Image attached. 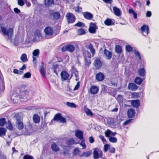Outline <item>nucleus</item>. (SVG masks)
I'll return each instance as SVG.
<instances>
[{
    "label": "nucleus",
    "mask_w": 159,
    "mask_h": 159,
    "mask_svg": "<svg viewBox=\"0 0 159 159\" xmlns=\"http://www.w3.org/2000/svg\"><path fill=\"white\" fill-rule=\"evenodd\" d=\"M83 132L80 130H77L75 133V136L79 139L83 140L84 139Z\"/></svg>",
    "instance_id": "nucleus-13"
},
{
    "label": "nucleus",
    "mask_w": 159,
    "mask_h": 159,
    "mask_svg": "<svg viewBox=\"0 0 159 159\" xmlns=\"http://www.w3.org/2000/svg\"><path fill=\"white\" fill-rule=\"evenodd\" d=\"M23 159H34V158L31 155H25L24 156Z\"/></svg>",
    "instance_id": "nucleus-58"
},
{
    "label": "nucleus",
    "mask_w": 159,
    "mask_h": 159,
    "mask_svg": "<svg viewBox=\"0 0 159 159\" xmlns=\"http://www.w3.org/2000/svg\"><path fill=\"white\" fill-rule=\"evenodd\" d=\"M44 3L46 6L49 7L52 4H54V1L53 0H44Z\"/></svg>",
    "instance_id": "nucleus-31"
},
{
    "label": "nucleus",
    "mask_w": 159,
    "mask_h": 159,
    "mask_svg": "<svg viewBox=\"0 0 159 159\" xmlns=\"http://www.w3.org/2000/svg\"><path fill=\"white\" fill-rule=\"evenodd\" d=\"M115 52L118 55H120L122 52V48L119 45H116L115 47Z\"/></svg>",
    "instance_id": "nucleus-26"
},
{
    "label": "nucleus",
    "mask_w": 159,
    "mask_h": 159,
    "mask_svg": "<svg viewBox=\"0 0 159 159\" xmlns=\"http://www.w3.org/2000/svg\"><path fill=\"white\" fill-rule=\"evenodd\" d=\"M94 66L97 69H98L102 67V62L99 59H96L94 61Z\"/></svg>",
    "instance_id": "nucleus-10"
},
{
    "label": "nucleus",
    "mask_w": 159,
    "mask_h": 159,
    "mask_svg": "<svg viewBox=\"0 0 159 159\" xmlns=\"http://www.w3.org/2000/svg\"><path fill=\"white\" fill-rule=\"evenodd\" d=\"M61 29V26H56V29L54 30V33L55 36H56L59 34Z\"/></svg>",
    "instance_id": "nucleus-40"
},
{
    "label": "nucleus",
    "mask_w": 159,
    "mask_h": 159,
    "mask_svg": "<svg viewBox=\"0 0 159 159\" xmlns=\"http://www.w3.org/2000/svg\"><path fill=\"white\" fill-rule=\"evenodd\" d=\"M40 53L39 49H37L34 50L32 54L34 56L37 57L39 56Z\"/></svg>",
    "instance_id": "nucleus-44"
},
{
    "label": "nucleus",
    "mask_w": 159,
    "mask_h": 159,
    "mask_svg": "<svg viewBox=\"0 0 159 159\" xmlns=\"http://www.w3.org/2000/svg\"><path fill=\"white\" fill-rule=\"evenodd\" d=\"M37 37L39 39H42V36L41 33L40 31L39 30H36L34 32V37L33 39V40L34 41H35V37Z\"/></svg>",
    "instance_id": "nucleus-27"
},
{
    "label": "nucleus",
    "mask_w": 159,
    "mask_h": 159,
    "mask_svg": "<svg viewBox=\"0 0 159 159\" xmlns=\"http://www.w3.org/2000/svg\"><path fill=\"white\" fill-rule=\"evenodd\" d=\"M110 146L109 144H105L104 145V152H107L108 151V149L110 148Z\"/></svg>",
    "instance_id": "nucleus-60"
},
{
    "label": "nucleus",
    "mask_w": 159,
    "mask_h": 159,
    "mask_svg": "<svg viewBox=\"0 0 159 159\" xmlns=\"http://www.w3.org/2000/svg\"><path fill=\"white\" fill-rule=\"evenodd\" d=\"M30 90L29 89H25L23 87H22L20 90V94L17 95L16 94L14 93L11 98V100H13L14 103L16 104L17 102V101H16V100L14 98L15 97H19L20 98L23 99V101H25L27 100V97L30 93Z\"/></svg>",
    "instance_id": "nucleus-1"
},
{
    "label": "nucleus",
    "mask_w": 159,
    "mask_h": 159,
    "mask_svg": "<svg viewBox=\"0 0 159 159\" xmlns=\"http://www.w3.org/2000/svg\"><path fill=\"white\" fill-rule=\"evenodd\" d=\"M39 71L42 75L44 78L46 77V66L44 64V63L43 62L41 63L40 66Z\"/></svg>",
    "instance_id": "nucleus-7"
},
{
    "label": "nucleus",
    "mask_w": 159,
    "mask_h": 159,
    "mask_svg": "<svg viewBox=\"0 0 159 159\" xmlns=\"http://www.w3.org/2000/svg\"><path fill=\"white\" fill-rule=\"evenodd\" d=\"M31 76V74L30 72H27L25 74H24L23 76L22 77V78L24 79L25 78H30Z\"/></svg>",
    "instance_id": "nucleus-49"
},
{
    "label": "nucleus",
    "mask_w": 159,
    "mask_h": 159,
    "mask_svg": "<svg viewBox=\"0 0 159 159\" xmlns=\"http://www.w3.org/2000/svg\"><path fill=\"white\" fill-rule=\"evenodd\" d=\"M61 116H62L61 115V114L60 113H58L56 114L55 115L53 119L51 121L50 124H52L53 120L57 121H59Z\"/></svg>",
    "instance_id": "nucleus-21"
},
{
    "label": "nucleus",
    "mask_w": 159,
    "mask_h": 159,
    "mask_svg": "<svg viewBox=\"0 0 159 159\" xmlns=\"http://www.w3.org/2000/svg\"><path fill=\"white\" fill-rule=\"evenodd\" d=\"M92 150L88 151L86 152H84V153L85 154V157H90L92 154Z\"/></svg>",
    "instance_id": "nucleus-54"
},
{
    "label": "nucleus",
    "mask_w": 159,
    "mask_h": 159,
    "mask_svg": "<svg viewBox=\"0 0 159 159\" xmlns=\"http://www.w3.org/2000/svg\"><path fill=\"white\" fill-rule=\"evenodd\" d=\"M26 68V66L25 64H24L22 67L20 69V71L18 70L14 69L13 70V73L16 74H18L19 75H21L23 73V70L25 69Z\"/></svg>",
    "instance_id": "nucleus-14"
},
{
    "label": "nucleus",
    "mask_w": 159,
    "mask_h": 159,
    "mask_svg": "<svg viewBox=\"0 0 159 159\" xmlns=\"http://www.w3.org/2000/svg\"><path fill=\"white\" fill-rule=\"evenodd\" d=\"M85 65L89 67L91 63V61L90 59H88L86 57L85 58Z\"/></svg>",
    "instance_id": "nucleus-59"
},
{
    "label": "nucleus",
    "mask_w": 159,
    "mask_h": 159,
    "mask_svg": "<svg viewBox=\"0 0 159 159\" xmlns=\"http://www.w3.org/2000/svg\"><path fill=\"white\" fill-rule=\"evenodd\" d=\"M138 88V86L134 83H129L128 85V89L132 91H135L137 90Z\"/></svg>",
    "instance_id": "nucleus-16"
},
{
    "label": "nucleus",
    "mask_w": 159,
    "mask_h": 159,
    "mask_svg": "<svg viewBox=\"0 0 159 159\" xmlns=\"http://www.w3.org/2000/svg\"><path fill=\"white\" fill-rule=\"evenodd\" d=\"M107 122L110 125H114V121L111 118H109L107 120Z\"/></svg>",
    "instance_id": "nucleus-62"
},
{
    "label": "nucleus",
    "mask_w": 159,
    "mask_h": 159,
    "mask_svg": "<svg viewBox=\"0 0 159 159\" xmlns=\"http://www.w3.org/2000/svg\"><path fill=\"white\" fill-rule=\"evenodd\" d=\"M81 142L80 143V145L82 147V149H84L86 148V145L84 142V139L81 140Z\"/></svg>",
    "instance_id": "nucleus-55"
},
{
    "label": "nucleus",
    "mask_w": 159,
    "mask_h": 159,
    "mask_svg": "<svg viewBox=\"0 0 159 159\" xmlns=\"http://www.w3.org/2000/svg\"><path fill=\"white\" fill-rule=\"evenodd\" d=\"M16 128L19 130H21L24 128V124L21 120L16 121Z\"/></svg>",
    "instance_id": "nucleus-20"
},
{
    "label": "nucleus",
    "mask_w": 159,
    "mask_h": 159,
    "mask_svg": "<svg viewBox=\"0 0 159 159\" xmlns=\"http://www.w3.org/2000/svg\"><path fill=\"white\" fill-rule=\"evenodd\" d=\"M115 21L113 19L107 18L104 21V24L107 26H111L114 25Z\"/></svg>",
    "instance_id": "nucleus-17"
},
{
    "label": "nucleus",
    "mask_w": 159,
    "mask_h": 159,
    "mask_svg": "<svg viewBox=\"0 0 159 159\" xmlns=\"http://www.w3.org/2000/svg\"><path fill=\"white\" fill-rule=\"evenodd\" d=\"M113 11L114 13L116 16H120L121 15V11L120 9L116 7H113Z\"/></svg>",
    "instance_id": "nucleus-22"
},
{
    "label": "nucleus",
    "mask_w": 159,
    "mask_h": 159,
    "mask_svg": "<svg viewBox=\"0 0 159 159\" xmlns=\"http://www.w3.org/2000/svg\"><path fill=\"white\" fill-rule=\"evenodd\" d=\"M140 29L142 33L146 32V35H148L149 33V27L148 25H144L141 26Z\"/></svg>",
    "instance_id": "nucleus-15"
},
{
    "label": "nucleus",
    "mask_w": 159,
    "mask_h": 159,
    "mask_svg": "<svg viewBox=\"0 0 159 159\" xmlns=\"http://www.w3.org/2000/svg\"><path fill=\"white\" fill-rule=\"evenodd\" d=\"M67 51L70 52H73L75 50V47L73 45L69 44L67 45Z\"/></svg>",
    "instance_id": "nucleus-30"
},
{
    "label": "nucleus",
    "mask_w": 159,
    "mask_h": 159,
    "mask_svg": "<svg viewBox=\"0 0 159 159\" xmlns=\"http://www.w3.org/2000/svg\"><path fill=\"white\" fill-rule=\"evenodd\" d=\"M1 30L2 32L4 35H7L9 39H11L12 37L13 30V29L10 28L8 30L4 27H1Z\"/></svg>",
    "instance_id": "nucleus-2"
},
{
    "label": "nucleus",
    "mask_w": 159,
    "mask_h": 159,
    "mask_svg": "<svg viewBox=\"0 0 159 159\" xmlns=\"http://www.w3.org/2000/svg\"><path fill=\"white\" fill-rule=\"evenodd\" d=\"M107 87L104 85H103L102 86V88L101 89V93H102L105 94L107 92Z\"/></svg>",
    "instance_id": "nucleus-48"
},
{
    "label": "nucleus",
    "mask_w": 159,
    "mask_h": 159,
    "mask_svg": "<svg viewBox=\"0 0 159 159\" xmlns=\"http://www.w3.org/2000/svg\"><path fill=\"white\" fill-rule=\"evenodd\" d=\"M105 76L101 72L97 73L96 75V79L98 81H102L104 80Z\"/></svg>",
    "instance_id": "nucleus-9"
},
{
    "label": "nucleus",
    "mask_w": 159,
    "mask_h": 159,
    "mask_svg": "<svg viewBox=\"0 0 159 159\" xmlns=\"http://www.w3.org/2000/svg\"><path fill=\"white\" fill-rule=\"evenodd\" d=\"M99 89L96 86H92L90 88V92L93 94H97L98 91Z\"/></svg>",
    "instance_id": "nucleus-18"
},
{
    "label": "nucleus",
    "mask_w": 159,
    "mask_h": 159,
    "mask_svg": "<svg viewBox=\"0 0 159 159\" xmlns=\"http://www.w3.org/2000/svg\"><path fill=\"white\" fill-rule=\"evenodd\" d=\"M103 156L102 151L100 148H94L93 157L94 159H98L101 158Z\"/></svg>",
    "instance_id": "nucleus-3"
},
{
    "label": "nucleus",
    "mask_w": 159,
    "mask_h": 159,
    "mask_svg": "<svg viewBox=\"0 0 159 159\" xmlns=\"http://www.w3.org/2000/svg\"><path fill=\"white\" fill-rule=\"evenodd\" d=\"M20 60L23 62H25L28 61L27 55L25 53L22 54L20 57Z\"/></svg>",
    "instance_id": "nucleus-38"
},
{
    "label": "nucleus",
    "mask_w": 159,
    "mask_h": 159,
    "mask_svg": "<svg viewBox=\"0 0 159 159\" xmlns=\"http://www.w3.org/2000/svg\"><path fill=\"white\" fill-rule=\"evenodd\" d=\"M8 126H7V128L11 130H12L13 127L11 121H8Z\"/></svg>",
    "instance_id": "nucleus-53"
},
{
    "label": "nucleus",
    "mask_w": 159,
    "mask_h": 159,
    "mask_svg": "<svg viewBox=\"0 0 159 159\" xmlns=\"http://www.w3.org/2000/svg\"><path fill=\"white\" fill-rule=\"evenodd\" d=\"M70 150L69 149L65 148H63V154L64 156L68 155L69 154Z\"/></svg>",
    "instance_id": "nucleus-51"
},
{
    "label": "nucleus",
    "mask_w": 159,
    "mask_h": 159,
    "mask_svg": "<svg viewBox=\"0 0 159 159\" xmlns=\"http://www.w3.org/2000/svg\"><path fill=\"white\" fill-rule=\"evenodd\" d=\"M108 93L109 94L115 97L116 94V90L110 87L108 89Z\"/></svg>",
    "instance_id": "nucleus-23"
},
{
    "label": "nucleus",
    "mask_w": 159,
    "mask_h": 159,
    "mask_svg": "<svg viewBox=\"0 0 159 159\" xmlns=\"http://www.w3.org/2000/svg\"><path fill=\"white\" fill-rule=\"evenodd\" d=\"M109 141L112 143H116L117 142V139L116 138L111 137L109 138Z\"/></svg>",
    "instance_id": "nucleus-46"
},
{
    "label": "nucleus",
    "mask_w": 159,
    "mask_h": 159,
    "mask_svg": "<svg viewBox=\"0 0 159 159\" xmlns=\"http://www.w3.org/2000/svg\"><path fill=\"white\" fill-rule=\"evenodd\" d=\"M131 104L133 107L138 108L140 105V101L138 99L133 100L132 101Z\"/></svg>",
    "instance_id": "nucleus-24"
},
{
    "label": "nucleus",
    "mask_w": 159,
    "mask_h": 159,
    "mask_svg": "<svg viewBox=\"0 0 159 159\" xmlns=\"http://www.w3.org/2000/svg\"><path fill=\"white\" fill-rule=\"evenodd\" d=\"M49 16L50 18L56 20L59 19L61 16L59 12H54V10H50L49 11Z\"/></svg>",
    "instance_id": "nucleus-4"
},
{
    "label": "nucleus",
    "mask_w": 159,
    "mask_h": 159,
    "mask_svg": "<svg viewBox=\"0 0 159 159\" xmlns=\"http://www.w3.org/2000/svg\"><path fill=\"white\" fill-rule=\"evenodd\" d=\"M125 49L126 51L129 52H132L133 50L132 47L130 45H127L125 46Z\"/></svg>",
    "instance_id": "nucleus-50"
},
{
    "label": "nucleus",
    "mask_w": 159,
    "mask_h": 159,
    "mask_svg": "<svg viewBox=\"0 0 159 159\" xmlns=\"http://www.w3.org/2000/svg\"><path fill=\"white\" fill-rule=\"evenodd\" d=\"M61 76L62 79L66 80L68 79L69 75L66 71L62 70L61 73Z\"/></svg>",
    "instance_id": "nucleus-12"
},
{
    "label": "nucleus",
    "mask_w": 159,
    "mask_h": 159,
    "mask_svg": "<svg viewBox=\"0 0 159 159\" xmlns=\"http://www.w3.org/2000/svg\"><path fill=\"white\" fill-rule=\"evenodd\" d=\"M14 118L16 120V121H21V116L18 113L15 114L14 116Z\"/></svg>",
    "instance_id": "nucleus-56"
},
{
    "label": "nucleus",
    "mask_w": 159,
    "mask_h": 159,
    "mask_svg": "<svg viewBox=\"0 0 159 159\" xmlns=\"http://www.w3.org/2000/svg\"><path fill=\"white\" fill-rule=\"evenodd\" d=\"M134 53L135 56L137 57V59L138 58V60H141L142 58L139 52L135 50L134 51Z\"/></svg>",
    "instance_id": "nucleus-41"
},
{
    "label": "nucleus",
    "mask_w": 159,
    "mask_h": 159,
    "mask_svg": "<svg viewBox=\"0 0 159 159\" xmlns=\"http://www.w3.org/2000/svg\"><path fill=\"white\" fill-rule=\"evenodd\" d=\"M51 148L52 150L54 152L58 151L60 148L55 143H53L51 145Z\"/></svg>",
    "instance_id": "nucleus-33"
},
{
    "label": "nucleus",
    "mask_w": 159,
    "mask_h": 159,
    "mask_svg": "<svg viewBox=\"0 0 159 159\" xmlns=\"http://www.w3.org/2000/svg\"><path fill=\"white\" fill-rule=\"evenodd\" d=\"M135 112L133 109H129L127 111V116L129 118H132L135 116Z\"/></svg>",
    "instance_id": "nucleus-19"
},
{
    "label": "nucleus",
    "mask_w": 159,
    "mask_h": 159,
    "mask_svg": "<svg viewBox=\"0 0 159 159\" xmlns=\"http://www.w3.org/2000/svg\"><path fill=\"white\" fill-rule=\"evenodd\" d=\"M33 120L35 123H39L40 121L39 116L37 114H35L33 117Z\"/></svg>",
    "instance_id": "nucleus-32"
},
{
    "label": "nucleus",
    "mask_w": 159,
    "mask_h": 159,
    "mask_svg": "<svg viewBox=\"0 0 159 159\" xmlns=\"http://www.w3.org/2000/svg\"><path fill=\"white\" fill-rule=\"evenodd\" d=\"M80 152H81V151L78 148H75L73 150V153L75 155H76Z\"/></svg>",
    "instance_id": "nucleus-61"
},
{
    "label": "nucleus",
    "mask_w": 159,
    "mask_h": 159,
    "mask_svg": "<svg viewBox=\"0 0 159 159\" xmlns=\"http://www.w3.org/2000/svg\"><path fill=\"white\" fill-rule=\"evenodd\" d=\"M66 17L68 24L74 23L76 19L75 16L70 12L67 13L66 15Z\"/></svg>",
    "instance_id": "nucleus-5"
},
{
    "label": "nucleus",
    "mask_w": 159,
    "mask_h": 159,
    "mask_svg": "<svg viewBox=\"0 0 159 159\" xmlns=\"http://www.w3.org/2000/svg\"><path fill=\"white\" fill-rule=\"evenodd\" d=\"M7 130L4 128H0V136L3 137L6 135Z\"/></svg>",
    "instance_id": "nucleus-37"
},
{
    "label": "nucleus",
    "mask_w": 159,
    "mask_h": 159,
    "mask_svg": "<svg viewBox=\"0 0 159 159\" xmlns=\"http://www.w3.org/2000/svg\"><path fill=\"white\" fill-rule=\"evenodd\" d=\"M116 99L119 102H122V96L121 95L119 94L117 96Z\"/></svg>",
    "instance_id": "nucleus-63"
},
{
    "label": "nucleus",
    "mask_w": 159,
    "mask_h": 159,
    "mask_svg": "<svg viewBox=\"0 0 159 159\" xmlns=\"http://www.w3.org/2000/svg\"><path fill=\"white\" fill-rule=\"evenodd\" d=\"M104 52L107 57V60L111 59L112 56V53L106 49H104Z\"/></svg>",
    "instance_id": "nucleus-25"
},
{
    "label": "nucleus",
    "mask_w": 159,
    "mask_h": 159,
    "mask_svg": "<svg viewBox=\"0 0 159 159\" xmlns=\"http://www.w3.org/2000/svg\"><path fill=\"white\" fill-rule=\"evenodd\" d=\"M129 12L130 14H132L133 16V18L136 19L137 18L138 14L135 12L134 11L133 9H129L128 11Z\"/></svg>",
    "instance_id": "nucleus-36"
},
{
    "label": "nucleus",
    "mask_w": 159,
    "mask_h": 159,
    "mask_svg": "<svg viewBox=\"0 0 159 159\" xmlns=\"http://www.w3.org/2000/svg\"><path fill=\"white\" fill-rule=\"evenodd\" d=\"M78 33L80 35H83L86 34V31L82 28H81L78 30Z\"/></svg>",
    "instance_id": "nucleus-45"
},
{
    "label": "nucleus",
    "mask_w": 159,
    "mask_h": 159,
    "mask_svg": "<svg viewBox=\"0 0 159 159\" xmlns=\"http://www.w3.org/2000/svg\"><path fill=\"white\" fill-rule=\"evenodd\" d=\"M84 109L86 115L88 116H92L93 115V114L91 111V110L89 108H87L86 106H85L84 107Z\"/></svg>",
    "instance_id": "nucleus-29"
},
{
    "label": "nucleus",
    "mask_w": 159,
    "mask_h": 159,
    "mask_svg": "<svg viewBox=\"0 0 159 159\" xmlns=\"http://www.w3.org/2000/svg\"><path fill=\"white\" fill-rule=\"evenodd\" d=\"M74 143V140L72 139H70L66 142V144L68 145H72Z\"/></svg>",
    "instance_id": "nucleus-57"
},
{
    "label": "nucleus",
    "mask_w": 159,
    "mask_h": 159,
    "mask_svg": "<svg viewBox=\"0 0 159 159\" xmlns=\"http://www.w3.org/2000/svg\"><path fill=\"white\" fill-rule=\"evenodd\" d=\"M85 24L80 21H79L76 24L74 25L75 26H77L79 27H84L85 26Z\"/></svg>",
    "instance_id": "nucleus-47"
},
{
    "label": "nucleus",
    "mask_w": 159,
    "mask_h": 159,
    "mask_svg": "<svg viewBox=\"0 0 159 159\" xmlns=\"http://www.w3.org/2000/svg\"><path fill=\"white\" fill-rule=\"evenodd\" d=\"M88 48L90 49V52L92 54L93 56L95 52V50L93 48V46L91 43H90L88 46Z\"/></svg>",
    "instance_id": "nucleus-39"
},
{
    "label": "nucleus",
    "mask_w": 159,
    "mask_h": 159,
    "mask_svg": "<svg viewBox=\"0 0 159 159\" xmlns=\"http://www.w3.org/2000/svg\"><path fill=\"white\" fill-rule=\"evenodd\" d=\"M45 34L48 36H52L54 34V31L52 28L49 26H48L45 28L44 30Z\"/></svg>",
    "instance_id": "nucleus-8"
},
{
    "label": "nucleus",
    "mask_w": 159,
    "mask_h": 159,
    "mask_svg": "<svg viewBox=\"0 0 159 159\" xmlns=\"http://www.w3.org/2000/svg\"><path fill=\"white\" fill-rule=\"evenodd\" d=\"M105 136L109 138L111 137V130L109 129H107L105 132Z\"/></svg>",
    "instance_id": "nucleus-52"
},
{
    "label": "nucleus",
    "mask_w": 159,
    "mask_h": 159,
    "mask_svg": "<svg viewBox=\"0 0 159 159\" xmlns=\"http://www.w3.org/2000/svg\"><path fill=\"white\" fill-rule=\"evenodd\" d=\"M89 26V33L92 34H95L96 33V30L98 28V26L96 25V23L91 22L90 23Z\"/></svg>",
    "instance_id": "nucleus-6"
},
{
    "label": "nucleus",
    "mask_w": 159,
    "mask_h": 159,
    "mask_svg": "<svg viewBox=\"0 0 159 159\" xmlns=\"http://www.w3.org/2000/svg\"><path fill=\"white\" fill-rule=\"evenodd\" d=\"M67 106L71 108H75L76 106L75 103L73 102H67L66 103Z\"/></svg>",
    "instance_id": "nucleus-43"
},
{
    "label": "nucleus",
    "mask_w": 159,
    "mask_h": 159,
    "mask_svg": "<svg viewBox=\"0 0 159 159\" xmlns=\"http://www.w3.org/2000/svg\"><path fill=\"white\" fill-rule=\"evenodd\" d=\"M6 123V119L5 118H2L0 119V126H4Z\"/></svg>",
    "instance_id": "nucleus-42"
},
{
    "label": "nucleus",
    "mask_w": 159,
    "mask_h": 159,
    "mask_svg": "<svg viewBox=\"0 0 159 159\" xmlns=\"http://www.w3.org/2000/svg\"><path fill=\"white\" fill-rule=\"evenodd\" d=\"M70 70L72 74H74L76 78L79 77L78 71L75 67L74 66H72Z\"/></svg>",
    "instance_id": "nucleus-28"
},
{
    "label": "nucleus",
    "mask_w": 159,
    "mask_h": 159,
    "mask_svg": "<svg viewBox=\"0 0 159 159\" xmlns=\"http://www.w3.org/2000/svg\"><path fill=\"white\" fill-rule=\"evenodd\" d=\"M84 18L88 20H91L93 18V15L91 13L86 11L82 12Z\"/></svg>",
    "instance_id": "nucleus-11"
},
{
    "label": "nucleus",
    "mask_w": 159,
    "mask_h": 159,
    "mask_svg": "<svg viewBox=\"0 0 159 159\" xmlns=\"http://www.w3.org/2000/svg\"><path fill=\"white\" fill-rule=\"evenodd\" d=\"M18 4L20 6H23L25 4L24 0H18Z\"/></svg>",
    "instance_id": "nucleus-64"
},
{
    "label": "nucleus",
    "mask_w": 159,
    "mask_h": 159,
    "mask_svg": "<svg viewBox=\"0 0 159 159\" xmlns=\"http://www.w3.org/2000/svg\"><path fill=\"white\" fill-rule=\"evenodd\" d=\"M143 80L140 77H137L135 78L134 80L135 83L138 85L140 84L143 82Z\"/></svg>",
    "instance_id": "nucleus-35"
},
{
    "label": "nucleus",
    "mask_w": 159,
    "mask_h": 159,
    "mask_svg": "<svg viewBox=\"0 0 159 159\" xmlns=\"http://www.w3.org/2000/svg\"><path fill=\"white\" fill-rule=\"evenodd\" d=\"M139 75L142 77H143L145 75V70L144 68H141L138 70Z\"/></svg>",
    "instance_id": "nucleus-34"
}]
</instances>
